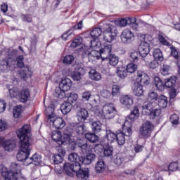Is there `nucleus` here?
Segmentation results:
<instances>
[{
    "mask_svg": "<svg viewBox=\"0 0 180 180\" xmlns=\"http://www.w3.org/2000/svg\"><path fill=\"white\" fill-rule=\"evenodd\" d=\"M0 173L3 178H5L6 180H26L25 178L18 177V172H15L12 170L8 171V169L5 166H0Z\"/></svg>",
    "mask_w": 180,
    "mask_h": 180,
    "instance_id": "8",
    "label": "nucleus"
},
{
    "mask_svg": "<svg viewBox=\"0 0 180 180\" xmlns=\"http://www.w3.org/2000/svg\"><path fill=\"white\" fill-rule=\"evenodd\" d=\"M41 162V157L40 155L35 154L33 155L32 158H29L27 159V163H25V165H30V164H33V165H40Z\"/></svg>",
    "mask_w": 180,
    "mask_h": 180,
    "instance_id": "23",
    "label": "nucleus"
},
{
    "mask_svg": "<svg viewBox=\"0 0 180 180\" xmlns=\"http://www.w3.org/2000/svg\"><path fill=\"white\" fill-rule=\"evenodd\" d=\"M8 92L11 98H19V96L20 95V91H19V89L18 87L9 89Z\"/></svg>",
    "mask_w": 180,
    "mask_h": 180,
    "instance_id": "42",
    "label": "nucleus"
},
{
    "mask_svg": "<svg viewBox=\"0 0 180 180\" xmlns=\"http://www.w3.org/2000/svg\"><path fill=\"white\" fill-rule=\"evenodd\" d=\"M71 85H72L71 83V79L66 78L63 79L61 82L59 84V88H60V89H63L65 91H70Z\"/></svg>",
    "mask_w": 180,
    "mask_h": 180,
    "instance_id": "25",
    "label": "nucleus"
},
{
    "mask_svg": "<svg viewBox=\"0 0 180 180\" xmlns=\"http://www.w3.org/2000/svg\"><path fill=\"white\" fill-rule=\"evenodd\" d=\"M158 100V94L156 92L151 91L148 94V101L149 103L142 106V114L152 117H158L161 115V109L155 108L158 106L155 101ZM153 101V102H151Z\"/></svg>",
    "mask_w": 180,
    "mask_h": 180,
    "instance_id": "2",
    "label": "nucleus"
},
{
    "mask_svg": "<svg viewBox=\"0 0 180 180\" xmlns=\"http://www.w3.org/2000/svg\"><path fill=\"white\" fill-rule=\"evenodd\" d=\"M8 70H15L16 68V60L15 58H8Z\"/></svg>",
    "mask_w": 180,
    "mask_h": 180,
    "instance_id": "64",
    "label": "nucleus"
},
{
    "mask_svg": "<svg viewBox=\"0 0 180 180\" xmlns=\"http://www.w3.org/2000/svg\"><path fill=\"white\" fill-rule=\"evenodd\" d=\"M99 52L102 60H108V58L112 56L110 53H112V45L110 44L104 43L103 45L101 46Z\"/></svg>",
    "mask_w": 180,
    "mask_h": 180,
    "instance_id": "14",
    "label": "nucleus"
},
{
    "mask_svg": "<svg viewBox=\"0 0 180 180\" xmlns=\"http://www.w3.org/2000/svg\"><path fill=\"white\" fill-rule=\"evenodd\" d=\"M95 169L98 174H102V172H104L105 169H106V165L105 164L103 160L100 159L98 160L95 166Z\"/></svg>",
    "mask_w": 180,
    "mask_h": 180,
    "instance_id": "27",
    "label": "nucleus"
},
{
    "mask_svg": "<svg viewBox=\"0 0 180 180\" xmlns=\"http://www.w3.org/2000/svg\"><path fill=\"white\" fill-rule=\"evenodd\" d=\"M158 102L160 108H162V109L167 108V105H168V99L167 96L164 95H161L158 98Z\"/></svg>",
    "mask_w": 180,
    "mask_h": 180,
    "instance_id": "32",
    "label": "nucleus"
},
{
    "mask_svg": "<svg viewBox=\"0 0 180 180\" xmlns=\"http://www.w3.org/2000/svg\"><path fill=\"white\" fill-rule=\"evenodd\" d=\"M134 94L136 96H142L144 94V90H143V86L140 83H136L134 84Z\"/></svg>",
    "mask_w": 180,
    "mask_h": 180,
    "instance_id": "33",
    "label": "nucleus"
},
{
    "mask_svg": "<svg viewBox=\"0 0 180 180\" xmlns=\"http://www.w3.org/2000/svg\"><path fill=\"white\" fill-rule=\"evenodd\" d=\"M91 129L94 133H99L102 130V124L99 121H94L91 123Z\"/></svg>",
    "mask_w": 180,
    "mask_h": 180,
    "instance_id": "40",
    "label": "nucleus"
},
{
    "mask_svg": "<svg viewBox=\"0 0 180 180\" xmlns=\"http://www.w3.org/2000/svg\"><path fill=\"white\" fill-rule=\"evenodd\" d=\"M117 75L120 78H126L127 77V70L124 68L118 69Z\"/></svg>",
    "mask_w": 180,
    "mask_h": 180,
    "instance_id": "59",
    "label": "nucleus"
},
{
    "mask_svg": "<svg viewBox=\"0 0 180 180\" xmlns=\"http://www.w3.org/2000/svg\"><path fill=\"white\" fill-rule=\"evenodd\" d=\"M53 95L56 98H58L59 99H64V98L66 97L65 90H63L58 86L56 89Z\"/></svg>",
    "mask_w": 180,
    "mask_h": 180,
    "instance_id": "36",
    "label": "nucleus"
},
{
    "mask_svg": "<svg viewBox=\"0 0 180 180\" xmlns=\"http://www.w3.org/2000/svg\"><path fill=\"white\" fill-rule=\"evenodd\" d=\"M120 103H122V105H124V106H131V105H133L134 103L133 97H131V96L129 95L122 96L120 98Z\"/></svg>",
    "mask_w": 180,
    "mask_h": 180,
    "instance_id": "24",
    "label": "nucleus"
},
{
    "mask_svg": "<svg viewBox=\"0 0 180 180\" xmlns=\"http://www.w3.org/2000/svg\"><path fill=\"white\" fill-rule=\"evenodd\" d=\"M89 77L90 79H92V81H101L102 79V75L95 69H91L89 70Z\"/></svg>",
    "mask_w": 180,
    "mask_h": 180,
    "instance_id": "26",
    "label": "nucleus"
},
{
    "mask_svg": "<svg viewBox=\"0 0 180 180\" xmlns=\"http://www.w3.org/2000/svg\"><path fill=\"white\" fill-rule=\"evenodd\" d=\"M46 112L47 122L49 124H52L53 127L57 129V130L64 129L65 127V121L61 117H57V115L54 112V108L48 107Z\"/></svg>",
    "mask_w": 180,
    "mask_h": 180,
    "instance_id": "3",
    "label": "nucleus"
},
{
    "mask_svg": "<svg viewBox=\"0 0 180 180\" xmlns=\"http://www.w3.org/2000/svg\"><path fill=\"white\" fill-rule=\"evenodd\" d=\"M18 137L20 139V151L30 155L32 151L30 141L31 129L30 125L25 124L17 131Z\"/></svg>",
    "mask_w": 180,
    "mask_h": 180,
    "instance_id": "1",
    "label": "nucleus"
},
{
    "mask_svg": "<svg viewBox=\"0 0 180 180\" xmlns=\"http://www.w3.org/2000/svg\"><path fill=\"white\" fill-rule=\"evenodd\" d=\"M64 156L60 155V154H54L52 157V160L54 162V164L58 165L61 164L63 162L64 158Z\"/></svg>",
    "mask_w": 180,
    "mask_h": 180,
    "instance_id": "50",
    "label": "nucleus"
},
{
    "mask_svg": "<svg viewBox=\"0 0 180 180\" xmlns=\"http://www.w3.org/2000/svg\"><path fill=\"white\" fill-rule=\"evenodd\" d=\"M178 168H179L178 162H173L167 165L166 167H164L163 171H171L172 172H174L175 171H177Z\"/></svg>",
    "mask_w": 180,
    "mask_h": 180,
    "instance_id": "39",
    "label": "nucleus"
},
{
    "mask_svg": "<svg viewBox=\"0 0 180 180\" xmlns=\"http://www.w3.org/2000/svg\"><path fill=\"white\" fill-rule=\"evenodd\" d=\"M75 131L77 134H79V136H84L85 134V131H86V129H85L84 124H80L77 125L75 128Z\"/></svg>",
    "mask_w": 180,
    "mask_h": 180,
    "instance_id": "53",
    "label": "nucleus"
},
{
    "mask_svg": "<svg viewBox=\"0 0 180 180\" xmlns=\"http://www.w3.org/2000/svg\"><path fill=\"white\" fill-rule=\"evenodd\" d=\"M51 137H52V140H53V141H56V143L58 141H61V137H62L61 131H53L52 132Z\"/></svg>",
    "mask_w": 180,
    "mask_h": 180,
    "instance_id": "47",
    "label": "nucleus"
},
{
    "mask_svg": "<svg viewBox=\"0 0 180 180\" xmlns=\"http://www.w3.org/2000/svg\"><path fill=\"white\" fill-rule=\"evenodd\" d=\"M159 41L163 44L164 46H167V47H170L171 54L172 57H174L177 61L180 59L179 54L178 53V51H176V48L175 46H171V44L167 41L163 36H159Z\"/></svg>",
    "mask_w": 180,
    "mask_h": 180,
    "instance_id": "13",
    "label": "nucleus"
},
{
    "mask_svg": "<svg viewBox=\"0 0 180 180\" xmlns=\"http://www.w3.org/2000/svg\"><path fill=\"white\" fill-rule=\"evenodd\" d=\"M89 61H92L95 60L96 58H98L100 56V52L96 51V50H92L89 52Z\"/></svg>",
    "mask_w": 180,
    "mask_h": 180,
    "instance_id": "55",
    "label": "nucleus"
},
{
    "mask_svg": "<svg viewBox=\"0 0 180 180\" xmlns=\"http://www.w3.org/2000/svg\"><path fill=\"white\" fill-rule=\"evenodd\" d=\"M170 123L172 124V127H176L179 124V116L176 114H173L170 116Z\"/></svg>",
    "mask_w": 180,
    "mask_h": 180,
    "instance_id": "43",
    "label": "nucleus"
},
{
    "mask_svg": "<svg viewBox=\"0 0 180 180\" xmlns=\"http://www.w3.org/2000/svg\"><path fill=\"white\" fill-rule=\"evenodd\" d=\"M139 57H140V53L137 51H134L130 53V58L133 63H137L139 61Z\"/></svg>",
    "mask_w": 180,
    "mask_h": 180,
    "instance_id": "54",
    "label": "nucleus"
},
{
    "mask_svg": "<svg viewBox=\"0 0 180 180\" xmlns=\"http://www.w3.org/2000/svg\"><path fill=\"white\" fill-rule=\"evenodd\" d=\"M139 40L142 41L141 43H148L149 46L151 44L153 41V37L148 34H140Z\"/></svg>",
    "mask_w": 180,
    "mask_h": 180,
    "instance_id": "41",
    "label": "nucleus"
},
{
    "mask_svg": "<svg viewBox=\"0 0 180 180\" xmlns=\"http://www.w3.org/2000/svg\"><path fill=\"white\" fill-rule=\"evenodd\" d=\"M127 20L128 22V25H131V27L134 29V30H136L139 27V25L136 23V22H137L136 18L131 17L127 19Z\"/></svg>",
    "mask_w": 180,
    "mask_h": 180,
    "instance_id": "52",
    "label": "nucleus"
},
{
    "mask_svg": "<svg viewBox=\"0 0 180 180\" xmlns=\"http://www.w3.org/2000/svg\"><path fill=\"white\" fill-rule=\"evenodd\" d=\"M108 60H109L110 65H113V67H116V65H117V64L119 63V58H117L116 55L111 54L108 58Z\"/></svg>",
    "mask_w": 180,
    "mask_h": 180,
    "instance_id": "44",
    "label": "nucleus"
},
{
    "mask_svg": "<svg viewBox=\"0 0 180 180\" xmlns=\"http://www.w3.org/2000/svg\"><path fill=\"white\" fill-rule=\"evenodd\" d=\"M18 97H20V102L25 103V102H27V99L30 97V91L27 89H23Z\"/></svg>",
    "mask_w": 180,
    "mask_h": 180,
    "instance_id": "28",
    "label": "nucleus"
},
{
    "mask_svg": "<svg viewBox=\"0 0 180 180\" xmlns=\"http://www.w3.org/2000/svg\"><path fill=\"white\" fill-rule=\"evenodd\" d=\"M73 67L75 71L72 75V79L74 81H81L82 77L85 75V69L79 67V65H75Z\"/></svg>",
    "mask_w": 180,
    "mask_h": 180,
    "instance_id": "16",
    "label": "nucleus"
},
{
    "mask_svg": "<svg viewBox=\"0 0 180 180\" xmlns=\"http://www.w3.org/2000/svg\"><path fill=\"white\" fill-rule=\"evenodd\" d=\"M103 154L105 157H110L113 154V147L110 145H107L104 148Z\"/></svg>",
    "mask_w": 180,
    "mask_h": 180,
    "instance_id": "45",
    "label": "nucleus"
},
{
    "mask_svg": "<svg viewBox=\"0 0 180 180\" xmlns=\"http://www.w3.org/2000/svg\"><path fill=\"white\" fill-rule=\"evenodd\" d=\"M95 114L100 119H113L116 115V108L113 104L108 103L103 105L102 110H96Z\"/></svg>",
    "mask_w": 180,
    "mask_h": 180,
    "instance_id": "4",
    "label": "nucleus"
},
{
    "mask_svg": "<svg viewBox=\"0 0 180 180\" xmlns=\"http://www.w3.org/2000/svg\"><path fill=\"white\" fill-rule=\"evenodd\" d=\"M115 25H117V26H120V27H124L127 26V25L129 24H128L127 19L121 18L115 21Z\"/></svg>",
    "mask_w": 180,
    "mask_h": 180,
    "instance_id": "56",
    "label": "nucleus"
},
{
    "mask_svg": "<svg viewBox=\"0 0 180 180\" xmlns=\"http://www.w3.org/2000/svg\"><path fill=\"white\" fill-rule=\"evenodd\" d=\"M137 81L139 82V85H141L142 86L148 85L150 77H148L147 74L144 73V72L141 70H139L137 72Z\"/></svg>",
    "mask_w": 180,
    "mask_h": 180,
    "instance_id": "17",
    "label": "nucleus"
},
{
    "mask_svg": "<svg viewBox=\"0 0 180 180\" xmlns=\"http://www.w3.org/2000/svg\"><path fill=\"white\" fill-rule=\"evenodd\" d=\"M153 57L157 61H164V56L160 49H155L153 50Z\"/></svg>",
    "mask_w": 180,
    "mask_h": 180,
    "instance_id": "35",
    "label": "nucleus"
},
{
    "mask_svg": "<svg viewBox=\"0 0 180 180\" xmlns=\"http://www.w3.org/2000/svg\"><path fill=\"white\" fill-rule=\"evenodd\" d=\"M90 36L94 39V40L90 41L89 47H93L94 49H97L101 46V36H102V28L101 27H96L90 32ZM96 39L99 40L98 42H96Z\"/></svg>",
    "mask_w": 180,
    "mask_h": 180,
    "instance_id": "9",
    "label": "nucleus"
},
{
    "mask_svg": "<svg viewBox=\"0 0 180 180\" xmlns=\"http://www.w3.org/2000/svg\"><path fill=\"white\" fill-rule=\"evenodd\" d=\"M23 56L20 55L16 58V65H18L20 68H23L25 67V63H23L24 60Z\"/></svg>",
    "mask_w": 180,
    "mask_h": 180,
    "instance_id": "63",
    "label": "nucleus"
},
{
    "mask_svg": "<svg viewBox=\"0 0 180 180\" xmlns=\"http://www.w3.org/2000/svg\"><path fill=\"white\" fill-rule=\"evenodd\" d=\"M129 122H125L122 126V131H117V136H116V141L119 144V146H123L124 143H126V138L125 137H130L131 136V125L129 124Z\"/></svg>",
    "mask_w": 180,
    "mask_h": 180,
    "instance_id": "6",
    "label": "nucleus"
},
{
    "mask_svg": "<svg viewBox=\"0 0 180 180\" xmlns=\"http://www.w3.org/2000/svg\"><path fill=\"white\" fill-rule=\"evenodd\" d=\"M154 130V124L151 122H146L142 127L140 129L139 133L141 136L145 137V139H148L151 136V133Z\"/></svg>",
    "mask_w": 180,
    "mask_h": 180,
    "instance_id": "11",
    "label": "nucleus"
},
{
    "mask_svg": "<svg viewBox=\"0 0 180 180\" xmlns=\"http://www.w3.org/2000/svg\"><path fill=\"white\" fill-rule=\"evenodd\" d=\"M127 161H129V160L126 156H124V155L117 154L114 158V162L116 165H122L123 162H127Z\"/></svg>",
    "mask_w": 180,
    "mask_h": 180,
    "instance_id": "30",
    "label": "nucleus"
},
{
    "mask_svg": "<svg viewBox=\"0 0 180 180\" xmlns=\"http://www.w3.org/2000/svg\"><path fill=\"white\" fill-rule=\"evenodd\" d=\"M77 146L79 148V151H81L82 154H86L88 151H89V147L88 146V143L86 140L85 139H78L77 141Z\"/></svg>",
    "mask_w": 180,
    "mask_h": 180,
    "instance_id": "20",
    "label": "nucleus"
},
{
    "mask_svg": "<svg viewBox=\"0 0 180 180\" xmlns=\"http://www.w3.org/2000/svg\"><path fill=\"white\" fill-rule=\"evenodd\" d=\"M22 106L20 105H17L14 108L13 110V114L14 117H15V119H18V117H20V115H22Z\"/></svg>",
    "mask_w": 180,
    "mask_h": 180,
    "instance_id": "46",
    "label": "nucleus"
},
{
    "mask_svg": "<svg viewBox=\"0 0 180 180\" xmlns=\"http://www.w3.org/2000/svg\"><path fill=\"white\" fill-rule=\"evenodd\" d=\"M72 34H74V28H70L61 36V38L63 40H68L70 36H72Z\"/></svg>",
    "mask_w": 180,
    "mask_h": 180,
    "instance_id": "60",
    "label": "nucleus"
},
{
    "mask_svg": "<svg viewBox=\"0 0 180 180\" xmlns=\"http://www.w3.org/2000/svg\"><path fill=\"white\" fill-rule=\"evenodd\" d=\"M154 84L156 86L158 91H164V89H165V84L162 83V81L161 79H160V77H155Z\"/></svg>",
    "mask_w": 180,
    "mask_h": 180,
    "instance_id": "34",
    "label": "nucleus"
},
{
    "mask_svg": "<svg viewBox=\"0 0 180 180\" xmlns=\"http://www.w3.org/2000/svg\"><path fill=\"white\" fill-rule=\"evenodd\" d=\"M69 161L72 162H79V164H84V165H89L96 160V155L94 153H89L86 157H79L77 153H70L68 156Z\"/></svg>",
    "mask_w": 180,
    "mask_h": 180,
    "instance_id": "5",
    "label": "nucleus"
},
{
    "mask_svg": "<svg viewBox=\"0 0 180 180\" xmlns=\"http://www.w3.org/2000/svg\"><path fill=\"white\" fill-rule=\"evenodd\" d=\"M89 117V113L85 108H80L77 112V119L80 123H84V122H85Z\"/></svg>",
    "mask_w": 180,
    "mask_h": 180,
    "instance_id": "18",
    "label": "nucleus"
},
{
    "mask_svg": "<svg viewBox=\"0 0 180 180\" xmlns=\"http://www.w3.org/2000/svg\"><path fill=\"white\" fill-rule=\"evenodd\" d=\"M171 71V66L167 65H163L161 68L160 72L162 75H168Z\"/></svg>",
    "mask_w": 180,
    "mask_h": 180,
    "instance_id": "58",
    "label": "nucleus"
},
{
    "mask_svg": "<svg viewBox=\"0 0 180 180\" xmlns=\"http://www.w3.org/2000/svg\"><path fill=\"white\" fill-rule=\"evenodd\" d=\"M121 41L124 44H130L134 40V34L129 29H125L121 34Z\"/></svg>",
    "mask_w": 180,
    "mask_h": 180,
    "instance_id": "12",
    "label": "nucleus"
},
{
    "mask_svg": "<svg viewBox=\"0 0 180 180\" xmlns=\"http://www.w3.org/2000/svg\"><path fill=\"white\" fill-rule=\"evenodd\" d=\"M80 169V163L79 162H73L69 163L66 162L63 165V170L68 175V176H74L73 172L79 171Z\"/></svg>",
    "mask_w": 180,
    "mask_h": 180,
    "instance_id": "10",
    "label": "nucleus"
},
{
    "mask_svg": "<svg viewBox=\"0 0 180 180\" xmlns=\"http://www.w3.org/2000/svg\"><path fill=\"white\" fill-rule=\"evenodd\" d=\"M72 109V104L70 102H65L60 106V110L63 115H68Z\"/></svg>",
    "mask_w": 180,
    "mask_h": 180,
    "instance_id": "29",
    "label": "nucleus"
},
{
    "mask_svg": "<svg viewBox=\"0 0 180 180\" xmlns=\"http://www.w3.org/2000/svg\"><path fill=\"white\" fill-rule=\"evenodd\" d=\"M74 60H75V58L72 55H68L64 57L63 63L66 65H70V64H72V63H74Z\"/></svg>",
    "mask_w": 180,
    "mask_h": 180,
    "instance_id": "49",
    "label": "nucleus"
},
{
    "mask_svg": "<svg viewBox=\"0 0 180 180\" xmlns=\"http://www.w3.org/2000/svg\"><path fill=\"white\" fill-rule=\"evenodd\" d=\"M103 27L105 28L103 41H107V43H111L115 40V37H117V28L115 26L108 24H104Z\"/></svg>",
    "mask_w": 180,
    "mask_h": 180,
    "instance_id": "7",
    "label": "nucleus"
},
{
    "mask_svg": "<svg viewBox=\"0 0 180 180\" xmlns=\"http://www.w3.org/2000/svg\"><path fill=\"white\" fill-rule=\"evenodd\" d=\"M0 144L4 147L6 151H13L16 147V143L15 141L6 140L3 138H0Z\"/></svg>",
    "mask_w": 180,
    "mask_h": 180,
    "instance_id": "15",
    "label": "nucleus"
},
{
    "mask_svg": "<svg viewBox=\"0 0 180 180\" xmlns=\"http://www.w3.org/2000/svg\"><path fill=\"white\" fill-rule=\"evenodd\" d=\"M72 139V136L71 134H64L63 136L62 135L60 138L61 144L63 146H67V144L70 143Z\"/></svg>",
    "mask_w": 180,
    "mask_h": 180,
    "instance_id": "37",
    "label": "nucleus"
},
{
    "mask_svg": "<svg viewBox=\"0 0 180 180\" xmlns=\"http://www.w3.org/2000/svg\"><path fill=\"white\" fill-rule=\"evenodd\" d=\"M29 154L20 150L17 154V160L20 162H25L27 164V160H29Z\"/></svg>",
    "mask_w": 180,
    "mask_h": 180,
    "instance_id": "31",
    "label": "nucleus"
},
{
    "mask_svg": "<svg viewBox=\"0 0 180 180\" xmlns=\"http://www.w3.org/2000/svg\"><path fill=\"white\" fill-rule=\"evenodd\" d=\"M137 70V65L134 63H129L127 66V71L130 74H133Z\"/></svg>",
    "mask_w": 180,
    "mask_h": 180,
    "instance_id": "61",
    "label": "nucleus"
},
{
    "mask_svg": "<svg viewBox=\"0 0 180 180\" xmlns=\"http://www.w3.org/2000/svg\"><path fill=\"white\" fill-rule=\"evenodd\" d=\"M117 134L112 132V131H107L105 137L110 141V143H113L116 140Z\"/></svg>",
    "mask_w": 180,
    "mask_h": 180,
    "instance_id": "48",
    "label": "nucleus"
},
{
    "mask_svg": "<svg viewBox=\"0 0 180 180\" xmlns=\"http://www.w3.org/2000/svg\"><path fill=\"white\" fill-rule=\"evenodd\" d=\"M139 53L141 57H147L150 54V44L148 43H141L139 47Z\"/></svg>",
    "mask_w": 180,
    "mask_h": 180,
    "instance_id": "19",
    "label": "nucleus"
},
{
    "mask_svg": "<svg viewBox=\"0 0 180 180\" xmlns=\"http://www.w3.org/2000/svg\"><path fill=\"white\" fill-rule=\"evenodd\" d=\"M85 138L90 141V143H96L99 141V136L94 133H87L85 134Z\"/></svg>",
    "mask_w": 180,
    "mask_h": 180,
    "instance_id": "38",
    "label": "nucleus"
},
{
    "mask_svg": "<svg viewBox=\"0 0 180 180\" xmlns=\"http://www.w3.org/2000/svg\"><path fill=\"white\" fill-rule=\"evenodd\" d=\"M176 82V78L175 77H171L169 79H167L165 83V87L166 86V88H172V86L175 85Z\"/></svg>",
    "mask_w": 180,
    "mask_h": 180,
    "instance_id": "51",
    "label": "nucleus"
},
{
    "mask_svg": "<svg viewBox=\"0 0 180 180\" xmlns=\"http://www.w3.org/2000/svg\"><path fill=\"white\" fill-rule=\"evenodd\" d=\"M1 68L3 71H6V70H9V62L8 59L3 60L1 63Z\"/></svg>",
    "mask_w": 180,
    "mask_h": 180,
    "instance_id": "62",
    "label": "nucleus"
},
{
    "mask_svg": "<svg viewBox=\"0 0 180 180\" xmlns=\"http://www.w3.org/2000/svg\"><path fill=\"white\" fill-rule=\"evenodd\" d=\"M140 116V111L139 110L138 107H134V110L131 112V114L127 117V121L129 122V124L127 126H130L131 124L130 122H134Z\"/></svg>",
    "mask_w": 180,
    "mask_h": 180,
    "instance_id": "22",
    "label": "nucleus"
},
{
    "mask_svg": "<svg viewBox=\"0 0 180 180\" xmlns=\"http://www.w3.org/2000/svg\"><path fill=\"white\" fill-rule=\"evenodd\" d=\"M75 174H76L78 179L86 180L89 178V169H81L80 163V169L77 172H75Z\"/></svg>",
    "mask_w": 180,
    "mask_h": 180,
    "instance_id": "21",
    "label": "nucleus"
},
{
    "mask_svg": "<svg viewBox=\"0 0 180 180\" xmlns=\"http://www.w3.org/2000/svg\"><path fill=\"white\" fill-rule=\"evenodd\" d=\"M78 99V95L75 93H70L68 96V101L69 103H75Z\"/></svg>",
    "mask_w": 180,
    "mask_h": 180,
    "instance_id": "57",
    "label": "nucleus"
}]
</instances>
